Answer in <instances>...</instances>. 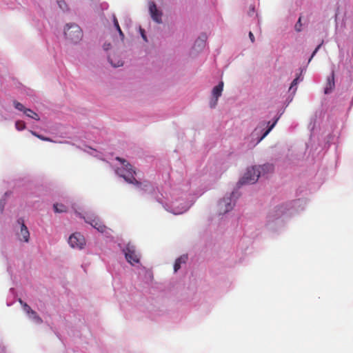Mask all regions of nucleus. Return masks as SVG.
Instances as JSON below:
<instances>
[{"mask_svg": "<svg viewBox=\"0 0 353 353\" xmlns=\"http://www.w3.org/2000/svg\"><path fill=\"white\" fill-rule=\"evenodd\" d=\"M197 42H200L202 46L204 45V41H196V43H197Z\"/></svg>", "mask_w": 353, "mask_h": 353, "instance_id": "nucleus-33", "label": "nucleus"}, {"mask_svg": "<svg viewBox=\"0 0 353 353\" xmlns=\"http://www.w3.org/2000/svg\"><path fill=\"white\" fill-rule=\"evenodd\" d=\"M23 310L28 314H34V311L30 308V307L26 303L22 306Z\"/></svg>", "mask_w": 353, "mask_h": 353, "instance_id": "nucleus-21", "label": "nucleus"}, {"mask_svg": "<svg viewBox=\"0 0 353 353\" xmlns=\"http://www.w3.org/2000/svg\"><path fill=\"white\" fill-rule=\"evenodd\" d=\"M299 77L295 78L290 85V90H292L294 86H296L298 83Z\"/></svg>", "mask_w": 353, "mask_h": 353, "instance_id": "nucleus-24", "label": "nucleus"}, {"mask_svg": "<svg viewBox=\"0 0 353 353\" xmlns=\"http://www.w3.org/2000/svg\"><path fill=\"white\" fill-rule=\"evenodd\" d=\"M335 86L334 83V72L332 71L331 75L327 77V83L325 87V94L330 93Z\"/></svg>", "mask_w": 353, "mask_h": 353, "instance_id": "nucleus-11", "label": "nucleus"}, {"mask_svg": "<svg viewBox=\"0 0 353 353\" xmlns=\"http://www.w3.org/2000/svg\"><path fill=\"white\" fill-rule=\"evenodd\" d=\"M219 211L221 214H225L232 209L231 198H223L219 203Z\"/></svg>", "mask_w": 353, "mask_h": 353, "instance_id": "nucleus-10", "label": "nucleus"}, {"mask_svg": "<svg viewBox=\"0 0 353 353\" xmlns=\"http://www.w3.org/2000/svg\"><path fill=\"white\" fill-rule=\"evenodd\" d=\"M33 319L37 323H42V319L38 316H35L34 318H33Z\"/></svg>", "mask_w": 353, "mask_h": 353, "instance_id": "nucleus-26", "label": "nucleus"}, {"mask_svg": "<svg viewBox=\"0 0 353 353\" xmlns=\"http://www.w3.org/2000/svg\"><path fill=\"white\" fill-rule=\"evenodd\" d=\"M19 302L20 303V304L21 305V306H23V304L26 303L25 302H23L21 299H19Z\"/></svg>", "mask_w": 353, "mask_h": 353, "instance_id": "nucleus-30", "label": "nucleus"}, {"mask_svg": "<svg viewBox=\"0 0 353 353\" xmlns=\"http://www.w3.org/2000/svg\"><path fill=\"white\" fill-rule=\"evenodd\" d=\"M273 170V166L270 164H265L263 165L254 166L247 170L243 177L239 181V183L243 184H253L256 183L263 173L267 172H272Z\"/></svg>", "mask_w": 353, "mask_h": 353, "instance_id": "nucleus-2", "label": "nucleus"}, {"mask_svg": "<svg viewBox=\"0 0 353 353\" xmlns=\"http://www.w3.org/2000/svg\"><path fill=\"white\" fill-rule=\"evenodd\" d=\"M321 44L319 45L316 49L314 50L310 59H309V61H310V60L312 59V57L315 55V54L317 52V51L319 50V49L320 48Z\"/></svg>", "mask_w": 353, "mask_h": 353, "instance_id": "nucleus-25", "label": "nucleus"}, {"mask_svg": "<svg viewBox=\"0 0 353 353\" xmlns=\"http://www.w3.org/2000/svg\"><path fill=\"white\" fill-rule=\"evenodd\" d=\"M32 319L34 318L35 316L38 315L37 312L34 311V314H29Z\"/></svg>", "mask_w": 353, "mask_h": 353, "instance_id": "nucleus-29", "label": "nucleus"}, {"mask_svg": "<svg viewBox=\"0 0 353 353\" xmlns=\"http://www.w3.org/2000/svg\"><path fill=\"white\" fill-rule=\"evenodd\" d=\"M141 34H142V37H143V39L144 40H145V41H146V37H145V35L143 32L141 33Z\"/></svg>", "mask_w": 353, "mask_h": 353, "instance_id": "nucleus-32", "label": "nucleus"}, {"mask_svg": "<svg viewBox=\"0 0 353 353\" xmlns=\"http://www.w3.org/2000/svg\"><path fill=\"white\" fill-rule=\"evenodd\" d=\"M59 3V7H60L61 8H63V7H62L63 3Z\"/></svg>", "mask_w": 353, "mask_h": 353, "instance_id": "nucleus-34", "label": "nucleus"}, {"mask_svg": "<svg viewBox=\"0 0 353 353\" xmlns=\"http://www.w3.org/2000/svg\"><path fill=\"white\" fill-rule=\"evenodd\" d=\"M276 214L275 215H271L272 217L274 218V217H279L281 216L283 214V211L281 210V208H278L276 211Z\"/></svg>", "mask_w": 353, "mask_h": 353, "instance_id": "nucleus-23", "label": "nucleus"}, {"mask_svg": "<svg viewBox=\"0 0 353 353\" xmlns=\"http://www.w3.org/2000/svg\"><path fill=\"white\" fill-rule=\"evenodd\" d=\"M149 11L152 19L154 21L158 23H161L162 22V12L157 9L156 4L152 1L149 3Z\"/></svg>", "mask_w": 353, "mask_h": 353, "instance_id": "nucleus-9", "label": "nucleus"}, {"mask_svg": "<svg viewBox=\"0 0 353 353\" xmlns=\"http://www.w3.org/2000/svg\"><path fill=\"white\" fill-rule=\"evenodd\" d=\"M111 47L110 43L104 44L103 48L105 50H108Z\"/></svg>", "mask_w": 353, "mask_h": 353, "instance_id": "nucleus-28", "label": "nucleus"}, {"mask_svg": "<svg viewBox=\"0 0 353 353\" xmlns=\"http://www.w3.org/2000/svg\"><path fill=\"white\" fill-rule=\"evenodd\" d=\"M64 34L65 37L73 43H77L83 37L81 28L76 24H68L65 29Z\"/></svg>", "mask_w": 353, "mask_h": 353, "instance_id": "nucleus-3", "label": "nucleus"}, {"mask_svg": "<svg viewBox=\"0 0 353 353\" xmlns=\"http://www.w3.org/2000/svg\"><path fill=\"white\" fill-rule=\"evenodd\" d=\"M187 259H188V256L183 255V256H181L179 258H178L175 261V263L174 265V270L175 272H177L180 269L181 264L185 263L186 262Z\"/></svg>", "mask_w": 353, "mask_h": 353, "instance_id": "nucleus-13", "label": "nucleus"}, {"mask_svg": "<svg viewBox=\"0 0 353 353\" xmlns=\"http://www.w3.org/2000/svg\"><path fill=\"white\" fill-rule=\"evenodd\" d=\"M301 27H302L301 17H299L297 23L295 24V30L297 32H301Z\"/></svg>", "mask_w": 353, "mask_h": 353, "instance_id": "nucleus-22", "label": "nucleus"}, {"mask_svg": "<svg viewBox=\"0 0 353 353\" xmlns=\"http://www.w3.org/2000/svg\"><path fill=\"white\" fill-rule=\"evenodd\" d=\"M123 252H124L125 257L128 263L132 265L139 263V254L137 252L135 246L132 243H128L123 250Z\"/></svg>", "mask_w": 353, "mask_h": 353, "instance_id": "nucleus-4", "label": "nucleus"}, {"mask_svg": "<svg viewBox=\"0 0 353 353\" xmlns=\"http://www.w3.org/2000/svg\"><path fill=\"white\" fill-rule=\"evenodd\" d=\"M113 23H114V27L116 28V29L117 30L120 37H121V39H123L124 38V34L123 32H122L120 26H119V22H118V20L117 19V17L114 15L113 16Z\"/></svg>", "mask_w": 353, "mask_h": 353, "instance_id": "nucleus-17", "label": "nucleus"}, {"mask_svg": "<svg viewBox=\"0 0 353 353\" xmlns=\"http://www.w3.org/2000/svg\"><path fill=\"white\" fill-rule=\"evenodd\" d=\"M223 90V82L221 81L216 85L212 91V98L210 101L211 108H214L217 105L218 99L221 96Z\"/></svg>", "mask_w": 353, "mask_h": 353, "instance_id": "nucleus-6", "label": "nucleus"}, {"mask_svg": "<svg viewBox=\"0 0 353 353\" xmlns=\"http://www.w3.org/2000/svg\"><path fill=\"white\" fill-rule=\"evenodd\" d=\"M24 114L27 117L32 118L36 121H39L40 119V117L38 115V114L36 113L35 112H34L33 110H32L31 109H29V108L26 109Z\"/></svg>", "mask_w": 353, "mask_h": 353, "instance_id": "nucleus-14", "label": "nucleus"}, {"mask_svg": "<svg viewBox=\"0 0 353 353\" xmlns=\"http://www.w3.org/2000/svg\"><path fill=\"white\" fill-rule=\"evenodd\" d=\"M108 59L111 65L115 68L123 65V61L116 54L110 56Z\"/></svg>", "mask_w": 353, "mask_h": 353, "instance_id": "nucleus-12", "label": "nucleus"}, {"mask_svg": "<svg viewBox=\"0 0 353 353\" xmlns=\"http://www.w3.org/2000/svg\"><path fill=\"white\" fill-rule=\"evenodd\" d=\"M249 37H250V40H251L252 43H254V41H255V39H254V34H253V33H252V32H249Z\"/></svg>", "mask_w": 353, "mask_h": 353, "instance_id": "nucleus-27", "label": "nucleus"}, {"mask_svg": "<svg viewBox=\"0 0 353 353\" xmlns=\"http://www.w3.org/2000/svg\"><path fill=\"white\" fill-rule=\"evenodd\" d=\"M117 160L120 161L122 164V168H118L117 173L122 176L125 181L135 185L139 189L145 192L150 188L149 182L144 181L142 183L135 179L134 174L136 172L133 170L132 166L126 160L120 157H117Z\"/></svg>", "mask_w": 353, "mask_h": 353, "instance_id": "nucleus-1", "label": "nucleus"}, {"mask_svg": "<svg viewBox=\"0 0 353 353\" xmlns=\"http://www.w3.org/2000/svg\"><path fill=\"white\" fill-rule=\"evenodd\" d=\"M59 3V7H60L61 8H63V7H62L63 3Z\"/></svg>", "mask_w": 353, "mask_h": 353, "instance_id": "nucleus-35", "label": "nucleus"}, {"mask_svg": "<svg viewBox=\"0 0 353 353\" xmlns=\"http://www.w3.org/2000/svg\"><path fill=\"white\" fill-rule=\"evenodd\" d=\"M85 221L101 233L106 230V226L97 216H88Z\"/></svg>", "mask_w": 353, "mask_h": 353, "instance_id": "nucleus-7", "label": "nucleus"}, {"mask_svg": "<svg viewBox=\"0 0 353 353\" xmlns=\"http://www.w3.org/2000/svg\"><path fill=\"white\" fill-rule=\"evenodd\" d=\"M15 127L18 130H23L26 128V123L23 121H17L15 123Z\"/></svg>", "mask_w": 353, "mask_h": 353, "instance_id": "nucleus-18", "label": "nucleus"}, {"mask_svg": "<svg viewBox=\"0 0 353 353\" xmlns=\"http://www.w3.org/2000/svg\"><path fill=\"white\" fill-rule=\"evenodd\" d=\"M68 243L72 248L81 250L85 245V239L81 233L74 232L70 236Z\"/></svg>", "mask_w": 353, "mask_h": 353, "instance_id": "nucleus-5", "label": "nucleus"}, {"mask_svg": "<svg viewBox=\"0 0 353 353\" xmlns=\"http://www.w3.org/2000/svg\"><path fill=\"white\" fill-rule=\"evenodd\" d=\"M269 124H270V122H268V123H267V125H269ZM261 126H263H263H265V125H266V123L263 122V123H261Z\"/></svg>", "mask_w": 353, "mask_h": 353, "instance_id": "nucleus-31", "label": "nucleus"}, {"mask_svg": "<svg viewBox=\"0 0 353 353\" xmlns=\"http://www.w3.org/2000/svg\"><path fill=\"white\" fill-rule=\"evenodd\" d=\"M14 106L18 110L23 112V113L25 112V110L26 109L22 103L16 101H14Z\"/></svg>", "mask_w": 353, "mask_h": 353, "instance_id": "nucleus-19", "label": "nucleus"}, {"mask_svg": "<svg viewBox=\"0 0 353 353\" xmlns=\"http://www.w3.org/2000/svg\"><path fill=\"white\" fill-rule=\"evenodd\" d=\"M31 134L32 135H34V137L39 138V139L42 140V141H51V139L48 137H43L41 134H37L36 132H34V131H30Z\"/></svg>", "mask_w": 353, "mask_h": 353, "instance_id": "nucleus-20", "label": "nucleus"}, {"mask_svg": "<svg viewBox=\"0 0 353 353\" xmlns=\"http://www.w3.org/2000/svg\"><path fill=\"white\" fill-rule=\"evenodd\" d=\"M53 208L54 212L57 213L65 212L67 211V207L61 203H55L54 204Z\"/></svg>", "mask_w": 353, "mask_h": 353, "instance_id": "nucleus-15", "label": "nucleus"}, {"mask_svg": "<svg viewBox=\"0 0 353 353\" xmlns=\"http://www.w3.org/2000/svg\"><path fill=\"white\" fill-rule=\"evenodd\" d=\"M19 224L21 225V230L19 234H18L19 238L20 241H23L24 242H28L30 239V232L28 231V228L24 223V220L22 218H19L17 220Z\"/></svg>", "mask_w": 353, "mask_h": 353, "instance_id": "nucleus-8", "label": "nucleus"}, {"mask_svg": "<svg viewBox=\"0 0 353 353\" xmlns=\"http://www.w3.org/2000/svg\"><path fill=\"white\" fill-rule=\"evenodd\" d=\"M258 130H259V127H257V128L255 129L254 132H256Z\"/></svg>", "mask_w": 353, "mask_h": 353, "instance_id": "nucleus-36", "label": "nucleus"}, {"mask_svg": "<svg viewBox=\"0 0 353 353\" xmlns=\"http://www.w3.org/2000/svg\"><path fill=\"white\" fill-rule=\"evenodd\" d=\"M278 121V119H276L273 123L272 124H271L270 126H268V129L264 132V133L263 134V135L259 139L258 141H257V143L261 142L268 134L269 132L272 130V128L274 127V125H276V122Z\"/></svg>", "mask_w": 353, "mask_h": 353, "instance_id": "nucleus-16", "label": "nucleus"}]
</instances>
